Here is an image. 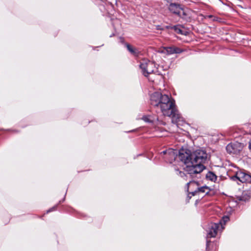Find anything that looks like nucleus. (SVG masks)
Here are the masks:
<instances>
[{
  "mask_svg": "<svg viewBox=\"0 0 251 251\" xmlns=\"http://www.w3.org/2000/svg\"><path fill=\"white\" fill-rule=\"evenodd\" d=\"M178 157L185 166L184 171L193 176L200 174L205 169L203 164L207 161V154L204 150L199 149L192 153L179 152Z\"/></svg>",
  "mask_w": 251,
  "mask_h": 251,
  "instance_id": "f257e3e1",
  "label": "nucleus"
},
{
  "mask_svg": "<svg viewBox=\"0 0 251 251\" xmlns=\"http://www.w3.org/2000/svg\"><path fill=\"white\" fill-rule=\"evenodd\" d=\"M151 104L154 106H159L163 115L171 117L172 122L178 124L181 117L176 109L175 102L168 95L154 92L150 97Z\"/></svg>",
  "mask_w": 251,
  "mask_h": 251,
  "instance_id": "f03ea898",
  "label": "nucleus"
},
{
  "mask_svg": "<svg viewBox=\"0 0 251 251\" xmlns=\"http://www.w3.org/2000/svg\"><path fill=\"white\" fill-rule=\"evenodd\" d=\"M233 168L229 169L227 173L229 177L233 181H235L239 184L238 182L241 183H251V174L245 171L239 170L234 166H232Z\"/></svg>",
  "mask_w": 251,
  "mask_h": 251,
  "instance_id": "7ed1b4c3",
  "label": "nucleus"
},
{
  "mask_svg": "<svg viewBox=\"0 0 251 251\" xmlns=\"http://www.w3.org/2000/svg\"><path fill=\"white\" fill-rule=\"evenodd\" d=\"M156 64L152 61L147 59H143L139 65L142 70V74L148 77L149 75L152 74H156L158 72V68Z\"/></svg>",
  "mask_w": 251,
  "mask_h": 251,
  "instance_id": "20e7f679",
  "label": "nucleus"
},
{
  "mask_svg": "<svg viewBox=\"0 0 251 251\" xmlns=\"http://www.w3.org/2000/svg\"><path fill=\"white\" fill-rule=\"evenodd\" d=\"M224 227L221 222L217 223H211L207 230V238L215 237L219 231L222 230Z\"/></svg>",
  "mask_w": 251,
  "mask_h": 251,
  "instance_id": "39448f33",
  "label": "nucleus"
},
{
  "mask_svg": "<svg viewBox=\"0 0 251 251\" xmlns=\"http://www.w3.org/2000/svg\"><path fill=\"white\" fill-rule=\"evenodd\" d=\"M161 155L166 162L172 163L176 159L177 151L169 149L161 152Z\"/></svg>",
  "mask_w": 251,
  "mask_h": 251,
  "instance_id": "423d86ee",
  "label": "nucleus"
},
{
  "mask_svg": "<svg viewBox=\"0 0 251 251\" xmlns=\"http://www.w3.org/2000/svg\"><path fill=\"white\" fill-rule=\"evenodd\" d=\"M243 148L242 144L236 142L228 144L226 147V151L230 154H237Z\"/></svg>",
  "mask_w": 251,
  "mask_h": 251,
  "instance_id": "0eeeda50",
  "label": "nucleus"
},
{
  "mask_svg": "<svg viewBox=\"0 0 251 251\" xmlns=\"http://www.w3.org/2000/svg\"><path fill=\"white\" fill-rule=\"evenodd\" d=\"M169 9L171 12L176 15L180 14V12H182V8L180 5L175 3H171L169 5Z\"/></svg>",
  "mask_w": 251,
  "mask_h": 251,
  "instance_id": "6e6552de",
  "label": "nucleus"
},
{
  "mask_svg": "<svg viewBox=\"0 0 251 251\" xmlns=\"http://www.w3.org/2000/svg\"><path fill=\"white\" fill-rule=\"evenodd\" d=\"M164 50L167 54L180 53L182 52V50L180 48L174 46L164 47Z\"/></svg>",
  "mask_w": 251,
  "mask_h": 251,
  "instance_id": "1a4fd4ad",
  "label": "nucleus"
},
{
  "mask_svg": "<svg viewBox=\"0 0 251 251\" xmlns=\"http://www.w3.org/2000/svg\"><path fill=\"white\" fill-rule=\"evenodd\" d=\"M175 170L176 172V174L180 176L181 177L184 178V179L187 180L188 178H194V177L196 176L197 175H194L193 176H190V174L188 173V172H186V173H184L183 172L179 171L178 170L175 169Z\"/></svg>",
  "mask_w": 251,
  "mask_h": 251,
  "instance_id": "9d476101",
  "label": "nucleus"
},
{
  "mask_svg": "<svg viewBox=\"0 0 251 251\" xmlns=\"http://www.w3.org/2000/svg\"><path fill=\"white\" fill-rule=\"evenodd\" d=\"M175 170L176 172V174L180 176L181 177L184 178V179L187 180L188 178H194V177L196 176L197 175H194L193 176H190V174L188 173V172H186V173H184L183 172L179 171L178 170L175 169Z\"/></svg>",
  "mask_w": 251,
  "mask_h": 251,
  "instance_id": "9b49d317",
  "label": "nucleus"
},
{
  "mask_svg": "<svg viewBox=\"0 0 251 251\" xmlns=\"http://www.w3.org/2000/svg\"><path fill=\"white\" fill-rule=\"evenodd\" d=\"M207 180L211 182H216L217 180V176L213 172L209 171L205 176Z\"/></svg>",
  "mask_w": 251,
  "mask_h": 251,
  "instance_id": "f8f14e48",
  "label": "nucleus"
},
{
  "mask_svg": "<svg viewBox=\"0 0 251 251\" xmlns=\"http://www.w3.org/2000/svg\"><path fill=\"white\" fill-rule=\"evenodd\" d=\"M126 47L128 50L134 56H138L139 54L138 50L132 47L128 44H126Z\"/></svg>",
  "mask_w": 251,
  "mask_h": 251,
  "instance_id": "ddd939ff",
  "label": "nucleus"
},
{
  "mask_svg": "<svg viewBox=\"0 0 251 251\" xmlns=\"http://www.w3.org/2000/svg\"><path fill=\"white\" fill-rule=\"evenodd\" d=\"M141 119L145 122L149 123H153L154 121V118L151 115H144L142 117Z\"/></svg>",
  "mask_w": 251,
  "mask_h": 251,
  "instance_id": "4468645a",
  "label": "nucleus"
},
{
  "mask_svg": "<svg viewBox=\"0 0 251 251\" xmlns=\"http://www.w3.org/2000/svg\"><path fill=\"white\" fill-rule=\"evenodd\" d=\"M197 190L199 192L201 193H205L206 194H208L209 191V189L208 187L205 186L201 187H197Z\"/></svg>",
  "mask_w": 251,
  "mask_h": 251,
  "instance_id": "2eb2a0df",
  "label": "nucleus"
},
{
  "mask_svg": "<svg viewBox=\"0 0 251 251\" xmlns=\"http://www.w3.org/2000/svg\"><path fill=\"white\" fill-rule=\"evenodd\" d=\"M172 28L175 30V31L178 34H184L183 31L181 29V27L179 25H175Z\"/></svg>",
  "mask_w": 251,
  "mask_h": 251,
  "instance_id": "dca6fc26",
  "label": "nucleus"
},
{
  "mask_svg": "<svg viewBox=\"0 0 251 251\" xmlns=\"http://www.w3.org/2000/svg\"><path fill=\"white\" fill-rule=\"evenodd\" d=\"M178 15L181 18L184 19L185 20H187L188 19L190 18V17L188 16L186 12L182 8V12H180V14H178Z\"/></svg>",
  "mask_w": 251,
  "mask_h": 251,
  "instance_id": "f3484780",
  "label": "nucleus"
},
{
  "mask_svg": "<svg viewBox=\"0 0 251 251\" xmlns=\"http://www.w3.org/2000/svg\"><path fill=\"white\" fill-rule=\"evenodd\" d=\"M192 185L198 186V183L193 180H189V181L187 183L188 188Z\"/></svg>",
  "mask_w": 251,
  "mask_h": 251,
  "instance_id": "a211bd4d",
  "label": "nucleus"
},
{
  "mask_svg": "<svg viewBox=\"0 0 251 251\" xmlns=\"http://www.w3.org/2000/svg\"><path fill=\"white\" fill-rule=\"evenodd\" d=\"M229 219L228 216H224L223 217L222 220L220 221L222 223V224L223 225V222L224 223V225L229 221Z\"/></svg>",
  "mask_w": 251,
  "mask_h": 251,
  "instance_id": "6ab92c4d",
  "label": "nucleus"
},
{
  "mask_svg": "<svg viewBox=\"0 0 251 251\" xmlns=\"http://www.w3.org/2000/svg\"><path fill=\"white\" fill-rule=\"evenodd\" d=\"M197 193H199V192L197 188L196 190L193 192H190V194H191L192 196H195Z\"/></svg>",
  "mask_w": 251,
  "mask_h": 251,
  "instance_id": "aec40b11",
  "label": "nucleus"
},
{
  "mask_svg": "<svg viewBox=\"0 0 251 251\" xmlns=\"http://www.w3.org/2000/svg\"><path fill=\"white\" fill-rule=\"evenodd\" d=\"M210 243V241H208V239H207V241H206V251H208V246H209V243Z\"/></svg>",
  "mask_w": 251,
  "mask_h": 251,
  "instance_id": "412c9836",
  "label": "nucleus"
},
{
  "mask_svg": "<svg viewBox=\"0 0 251 251\" xmlns=\"http://www.w3.org/2000/svg\"><path fill=\"white\" fill-rule=\"evenodd\" d=\"M56 207V206L53 207L52 208H51L49 210H48L47 212L49 213L50 212H51V211H52L54 210L55 209Z\"/></svg>",
  "mask_w": 251,
  "mask_h": 251,
  "instance_id": "4be33fe9",
  "label": "nucleus"
},
{
  "mask_svg": "<svg viewBox=\"0 0 251 251\" xmlns=\"http://www.w3.org/2000/svg\"><path fill=\"white\" fill-rule=\"evenodd\" d=\"M156 29L162 30H163V28L161 27L160 25H158L156 26Z\"/></svg>",
  "mask_w": 251,
  "mask_h": 251,
  "instance_id": "5701e85b",
  "label": "nucleus"
},
{
  "mask_svg": "<svg viewBox=\"0 0 251 251\" xmlns=\"http://www.w3.org/2000/svg\"><path fill=\"white\" fill-rule=\"evenodd\" d=\"M209 18H214L213 19V21H217V20H218V18H217V17H214L212 15H210V16H209Z\"/></svg>",
  "mask_w": 251,
  "mask_h": 251,
  "instance_id": "b1692460",
  "label": "nucleus"
},
{
  "mask_svg": "<svg viewBox=\"0 0 251 251\" xmlns=\"http://www.w3.org/2000/svg\"><path fill=\"white\" fill-rule=\"evenodd\" d=\"M120 41L121 42V43H124V39H123V38L120 37Z\"/></svg>",
  "mask_w": 251,
  "mask_h": 251,
  "instance_id": "393cba45",
  "label": "nucleus"
},
{
  "mask_svg": "<svg viewBox=\"0 0 251 251\" xmlns=\"http://www.w3.org/2000/svg\"><path fill=\"white\" fill-rule=\"evenodd\" d=\"M249 148H250V149L251 150V140L250 141Z\"/></svg>",
  "mask_w": 251,
  "mask_h": 251,
  "instance_id": "a878e982",
  "label": "nucleus"
},
{
  "mask_svg": "<svg viewBox=\"0 0 251 251\" xmlns=\"http://www.w3.org/2000/svg\"><path fill=\"white\" fill-rule=\"evenodd\" d=\"M149 80L150 81H153V79H152V78H149Z\"/></svg>",
  "mask_w": 251,
  "mask_h": 251,
  "instance_id": "bb28decb",
  "label": "nucleus"
},
{
  "mask_svg": "<svg viewBox=\"0 0 251 251\" xmlns=\"http://www.w3.org/2000/svg\"><path fill=\"white\" fill-rule=\"evenodd\" d=\"M113 35H114V34H113L111 35L110 36V37H112Z\"/></svg>",
  "mask_w": 251,
  "mask_h": 251,
  "instance_id": "cd10ccee",
  "label": "nucleus"
}]
</instances>
